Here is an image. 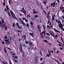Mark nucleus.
<instances>
[{
    "instance_id": "1",
    "label": "nucleus",
    "mask_w": 64,
    "mask_h": 64,
    "mask_svg": "<svg viewBox=\"0 0 64 64\" xmlns=\"http://www.w3.org/2000/svg\"><path fill=\"white\" fill-rule=\"evenodd\" d=\"M56 21L59 24V27L60 28H61L60 29H62V24H61V23L60 22H59V21H58V20H56Z\"/></svg>"
},
{
    "instance_id": "2",
    "label": "nucleus",
    "mask_w": 64,
    "mask_h": 64,
    "mask_svg": "<svg viewBox=\"0 0 64 64\" xmlns=\"http://www.w3.org/2000/svg\"><path fill=\"white\" fill-rule=\"evenodd\" d=\"M49 33H50L51 36H53V37H54V35H55L54 32L52 31H49Z\"/></svg>"
},
{
    "instance_id": "3",
    "label": "nucleus",
    "mask_w": 64,
    "mask_h": 64,
    "mask_svg": "<svg viewBox=\"0 0 64 64\" xmlns=\"http://www.w3.org/2000/svg\"><path fill=\"white\" fill-rule=\"evenodd\" d=\"M4 41H5V43L6 44H8V45H9L10 44V42H8L9 41L8 40H4Z\"/></svg>"
},
{
    "instance_id": "4",
    "label": "nucleus",
    "mask_w": 64,
    "mask_h": 64,
    "mask_svg": "<svg viewBox=\"0 0 64 64\" xmlns=\"http://www.w3.org/2000/svg\"><path fill=\"white\" fill-rule=\"evenodd\" d=\"M10 13L11 14L12 16H13V18L14 19H15L16 18V17L14 16H15V14H14L13 12H12V10H10Z\"/></svg>"
},
{
    "instance_id": "5",
    "label": "nucleus",
    "mask_w": 64,
    "mask_h": 64,
    "mask_svg": "<svg viewBox=\"0 0 64 64\" xmlns=\"http://www.w3.org/2000/svg\"><path fill=\"white\" fill-rule=\"evenodd\" d=\"M20 21L22 24L24 26H26V24L20 18L18 19Z\"/></svg>"
},
{
    "instance_id": "6",
    "label": "nucleus",
    "mask_w": 64,
    "mask_h": 64,
    "mask_svg": "<svg viewBox=\"0 0 64 64\" xmlns=\"http://www.w3.org/2000/svg\"><path fill=\"white\" fill-rule=\"evenodd\" d=\"M38 29L39 31L40 32H41V27H40V26L39 25H38Z\"/></svg>"
},
{
    "instance_id": "7",
    "label": "nucleus",
    "mask_w": 64,
    "mask_h": 64,
    "mask_svg": "<svg viewBox=\"0 0 64 64\" xmlns=\"http://www.w3.org/2000/svg\"><path fill=\"white\" fill-rule=\"evenodd\" d=\"M20 12H22L24 14L26 15V11L25 10H22L20 11Z\"/></svg>"
},
{
    "instance_id": "8",
    "label": "nucleus",
    "mask_w": 64,
    "mask_h": 64,
    "mask_svg": "<svg viewBox=\"0 0 64 64\" xmlns=\"http://www.w3.org/2000/svg\"><path fill=\"white\" fill-rule=\"evenodd\" d=\"M20 52H23V50L22 49V46H20Z\"/></svg>"
},
{
    "instance_id": "9",
    "label": "nucleus",
    "mask_w": 64,
    "mask_h": 64,
    "mask_svg": "<svg viewBox=\"0 0 64 64\" xmlns=\"http://www.w3.org/2000/svg\"><path fill=\"white\" fill-rule=\"evenodd\" d=\"M54 30L55 32H58V33H60V32H59V31L58 30H56V29H55V28H54Z\"/></svg>"
},
{
    "instance_id": "10",
    "label": "nucleus",
    "mask_w": 64,
    "mask_h": 64,
    "mask_svg": "<svg viewBox=\"0 0 64 64\" xmlns=\"http://www.w3.org/2000/svg\"><path fill=\"white\" fill-rule=\"evenodd\" d=\"M22 37L23 38H24V39H27V38H26V35H24L22 36Z\"/></svg>"
},
{
    "instance_id": "11",
    "label": "nucleus",
    "mask_w": 64,
    "mask_h": 64,
    "mask_svg": "<svg viewBox=\"0 0 64 64\" xmlns=\"http://www.w3.org/2000/svg\"><path fill=\"white\" fill-rule=\"evenodd\" d=\"M43 33L44 35H46V34H45V33H46V31L45 30H44V32H42V34H43Z\"/></svg>"
},
{
    "instance_id": "12",
    "label": "nucleus",
    "mask_w": 64,
    "mask_h": 64,
    "mask_svg": "<svg viewBox=\"0 0 64 64\" xmlns=\"http://www.w3.org/2000/svg\"><path fill=\"white\" fill-rule=\"evenodd\" d=\"M55 61H56V62H57V63H58V64H60V62H59L58 61H57V60H55Z\"/></svg>"
},
{
    "instance_id": "13",
    "label": "nucleus",
    "mask_w": 64,
    "mask_h": 64,
    "mask_svg": "<svg viewBox=\"0 0 64 64\" xmlns=\"http://www.w3.org/2000/svg\"><path fill=\"white\" fill-rule=\"evenodd\" d=\"M30 35H31V36H32V37H34V36L33 35V34H31V33H30Z\"/></svg>"
},
{
    "instance_id": "14",
    "label": "nucleus",
    "mask_w": 64,
    "mask_h": 64,
    "mask_svg": "<svg viewBox=\"0 0 64 64\" xmlns=\"http://www.w3.org/2000/svg\"><path fill=\"white\" fill-rule=\"evenodd\" d=\"M8 16H11V15H10V13H9V11H8Z\"/></svg>"
},
{
    "instance_id": "15",
    "label": "nucleus",
    "mask_w": 64,
    "mask_h": 64,
    "mask_svg": "<svg viewBox=\"0 0 64 64\" xmlns=\"http://www.w3.org/2000/svg\"><path fill=\"white\" fill-rule=\"evenodd\" d=\"M47 18L49 19L50 18L49 14H48L47 15Z\"/></svg>"
},
{
    "instance_id": "16",
    "label": "nucleus",
    "mask_w": 64,
    "mask_h": 64,
    "mask_svg": "<svg viewBox=\"0 0 64 64\" xmlns=\"http://www.w3.org/2000/svg\"><path fill=\"white\" fill-rule=\"evenodd\" d=\"M53 4H54V5L53 6V7H55V2H54L53 3Z\"/></svg>"
},
{
    "instance_id": "17",
    "label": "nucleus",
    "mask_w": 64,
    "mask_h": 64,
    "mask_svg": "<svg viewBox=\"0 0 64 64\" xmlns=\"http://www.w3.org/2000/svg\"><path fill=\"white\" fill-rule=\"evenodd\" d=\"M13 59H14V61H15V62H16V63H18V62L17 61V60H15V59L14 58H13Z\"/></svg>"
},
{
    "instance_id": "18",
    "label": "nucleus",
    "mask_w": 64,
    "mask_h": 64,
    "mask_svg": "<svg viewBox=\"0 0 64 64\" xmlns=\"http://www.w3.org/2000/svg\"><path fill=\"white\" fill-rule=\"evenodd\" d=\"M14 58H15L16 59H18V57H17V56H14Z\"/></svg>"
},
{
    "instance_id": "19",
    "label": "nucleus",
    "mask_w": 64,
    "mask_h": 64,
    "mask_svg": "<svg viewBox=\"0 0 64 64\" xmlns=\"http://www.w3.org/2000/svg\"><path fill=\"white\" fill-rule=\"evenodd\" d=\"M16 31L18 32H21V31L20 30H16Z\"/></svg>"
},
{
    "instance_id": "20",
    "label": "nucleus",
    "mask_w": 64,
    "mask_h": 64,
    "mask_svg": "<svg viewBox=\"0 0 64 64\" xmlns=\"http://www.w3.org/2000/svg\"><path fill=\"white\" fill-rule=\"evenodd\" d=\"M6 8L8 10V11L9 10V7H8V6H6Z\"/></svg>"
},
{
    "instance_id": "21",
    "label": "nucleus",
    "mask_w": 64,
    "mask_h": 64,
    "mask_svg": "<svg viewBox=\"0 0 64 64\" xmlns=\"http://www.w3.org/2000/svg\"><path fill=\"white\" fill-rule=\"evenodd\" d=\"M44 41L45 42H46V43H47V42H48V41L47 40H44Z\"/></svg>"
},
{
    "instance_id": "22",
    "label": "nucleus",
    "mask_w": 64,
    "mask_h": 64,
    "mask_svg": "<svg viewBox=\"0 0 64 64\" xmlns=\"http://www.w3.org/2000/svg\"><path fill=\"white\" fill-rule=\"evenodd\" d=\"M4 51L5 53H7V51L6 50V49L4 48Z\"/></svg>"
},
{
    "instance_id": "23",
    "label": "nucleus",
    "mask_w": 64,
    "mask_h": 64,
    "mask_svg": "<svg viewBox=\"0 0 64 64\" xmlns=\"http://www.w3.org/2000/svg\"><path fill=\"white\" fill-rule=\"evenodd\" d=\"M30 24H31V25H33L34 24H33V22H30Z\"/></svg>"
},
{
    "instance_id": "24",
    "label": "nucleus",
    "mask_w": 64,
    "mask_h": 64,
    "mask_svg": "<svg viewBox=\"0 0 64 64\" xmlns=\"http://www.w3.org/2000/svg\"><path fill=\"white\" fill-rule=\"evenodd\" d=\"M55 19V18L54 17H52V20L53 21V20H54Z\"/></svg>"
},
{
    "instance_id": "25",
    "label": "nucleus",
    "mask_w": 64,
    "mask_h": 64,
    "mask_svg": "<svg viewBox=\"0 0 64 64\" xmlns=\"http://www.w3.org/2000/svg\"><path fill=\"white\" fill-rule=\"evenodd\" d=\"M49 56H50V54H48L46 56L49 57Z\"/></svg>"
},
{
    "instance_id": "26",
    "label": "nucleus",
    "mask_w": 64,
    "mask_h": 64,
    "mask_svg": "<svg viewBox=\"0 0 64 64\" xmlns=\"http://www.w3.org/2000/svg\"><path fill=\"white\" fill-rule=\"evenodd\" d=\"M64 9V8L63 7H60V10H61V9Z\"/></svg>"
},
{
    "instance_id": "27",
    "label": "nucleus",
    "mask_w": 64,
    "mask_h": 64,
    "mask_svg": "<svg viewBox=\"0 0 64 64\" xmlns=\"http://www.w3.org/2000/svg\"><path fill=\"white\" fill-rule=\"evenodd\" d=\"M2 43L3 44H5V42L4 41H2Z\"/></svg>"
},
{
    "instance_id": "28",
    "label": "nucleus",
    "mask_w": 64,
    "mask_h": 64,
    "mask_svg": "<svg viewBox=\"0 0 64 64\" xmlns=\"http://www.w3.org/2000/svg\"><path fill=\"white\" fill-rule=\"evenodd\" d=\"M33 14H36L37 13V12L36 11H34L33 12Z\"/></svg>"
},
{
    "instance_id": "29",
    "label": "nucleus",
    "mask_w": 64,
    "mask_h": 64,
    "mask_svg": "<svg viewBox=\"0 0 64 64\" xmlns=\"http://www.w3.org/2000/svg\"><path fill=\"white\" fill-rule=\"evenodd\" d=\"M34 17L35 18H37V17H38V15H35L34 16Z\"/></svg>"
},
{
    "instance_id": "30",
    "label": "nucleus",
    "mask_w": 64,
    "mask_h": 64,
    "mask_svg": "<svg viewBox=\"0 0 64 64\" xmlns=\"http://www.w3.org/2000/svg\"><path fill=\"white\" fill-rule=\"evenodd\" d=\"M56 15L55 14L54 15H53L52 16V17H55Z\"/></svg>"
},
{
    "instance_id": "31",
    "label": "nucleus",
    "mask_w": 64,
    "mask_h": 64,
    "mask_svg": "<svg viewBox=\"0 0 64 64\" xmlns=\"http://www.w3.org/2000/svg\"><path fill=\"white\" fill-rule=\"evenodd\" d=\"M44 4H46V3H47V2L46 1H44Z\"/></svg>"
},
{
    "instance_id": "32",
    "label": "nucleus",
    "mask_w": 64,
    "mask_h": 64,
    "mask_svg": "<svg viewBox=\"0 0 64 64\" xmlns=\"http://www.w3.org/2000/svg\"><path fill=\"white\" fill-rule=\"evenodd\" d=\"M29 17H30V16L29 15H28L27 16V18H28Z\"/></svg>"
},
{
    "instance_id": "33",
    "label": "nucleus",
    "mask_w": 64,
    "mask_h": 64,
    "mask_svg": "<svg viewBox=\"0 0 64 64\" xmlns=\"http://www.w3.org/2000/svg\"><path fill=\"white\" fill-rule=\"evenodd\" d=\"M62 11V13H64V10L63 9L62 10H61V11Z\"/></svg>"
},
{
    "instance_id": "34",
    "label": "nucleus",
    "mask_w": 64,
    "mask_h": 64,
    "mask_svg": "<svg viewBox=\"0 0 64 64\" xmlns=\"http://www.w3.org/2000/svg\"><path fill=\"white\" fill-rule=\"evenodd\" d=\"M46 35H48V36H50V34H49L48 33H46Z\"/></svg>"
},
{
    "instance_id": "35",
    "label": "nucleus",
    "mask_w": 64,
    "mask_h": 64,
    "mask_svg": "<svg viewBox=\"0 0 64 64\" xmlns=\"http://www.w3.org/2000/svg\"><path fill=\"white\" fill-rule=\"evenodd\" d=\"M43 12H44V13H45L46 14V15L47 13H46V12H45V11L43 10Z\"/></svg>"
},
{
    "instance_id": "36",
    "label": "nucleus",
    "mask_w": 64,
    "mask_h": 64,
    "mask_svg": "<svg viewBox=\"0 0 64 64\" xmlns=\"http://www.w3.org/2000/svg\"><path fill=\"white\" fill-rule=\"evenodd\" d=\"M26 26H28V27H29V24H28V23H27Z\"/></svg>"
},
{
    "instance_id": "37",
    "label": "nucleus",
    "mask_w": 64,
    "mask_h": 64,
    "mask_svg": "<svg viewBox=\"0 0 64 64\" xmlns=\"http://www.w3.org/2000/svg\"><path fill=\"white\" fill-rule=\"evenodd\" d=\"M58 17H59V18H60V19H62V17H60L59 16H58Z\"/></svg>"
},
{
    "instance_id": "38",
    "label": "nucleus",
    "mask_w": 64,
    "mask_h": 64,
    "mask_svg": "<svg viewBox=\"0 0 64 64\" xmlns=\"http://www.w3.org/2000/svg\"><path fill=\"white\" fill-rule=\"evenodd\" d=\"M60 39L62 41H63V39H62V37H60Z\"/></svg>"
},
{
    "instance_id": "39",
    "label": "nucleus",
    "mask_w": 64,
    "mask_h": 64,
    "mask_svg": "<svg viewBox=\"0 0 64 64\" xmlns=\"http://www.w3.org/2000/svg\"><path fill=\"white\" fill-rule=\"evenodd\" d=\"M4 38L5 39H7V36H5Z\"/></svg>"
},
{
    "instance_id": "40",
    "label": "nucleus",
    "mask_w": 64,
    "mask_h": 64,
    "mask_svg": "<svg viewBox=\"0 0 64 64\" xmlns=\"http://www.w3.org/2000/svg\"><path fill=\"white\" fill-rule=\"evenodd\" d=\"M4 28H5V30H7V28L6 26H5L4 27Z\"/></svg>"
},
{
    "instance_id": "41",
    "label": "nucleus",
    "mask_w": 64,
    "mask_h": 64,
    "mask_svg": "<svg viewBox=\"0 0 64 64\" xmlns=\"http://www.w3.org/2000/svg\"><path fill=\"white\" fill-rule=\"evenodd\" d=\"M9 62L10 64H12V62H11V60H9Z\"/></svg>"
},
{
    "instance_id": "42",
    "label": "nucleus",
    "mask_w": 64,
    "mask_h": 64,
    "mask_svg": "<svg viewBox=\"0 0 64 64\" xmlns=\"http://www.w3.org/2000/svg\"><path fill=\"white\" fill-rule=\"evenodd\" d=\"M2 23H4V20H2Z\"/></svg>"
},
{
    "instance_id": "43",
    "label": "nucleus",
    "mask_w": 64,
    "mask_h": 64,
    "mask_svg": "<svg viewBox=\"0 0 64 64\" xmlns=\"http://www.w3.org/2000/svg\"><path fill=\"white\" fill-rule=\"evenodd\" d=\"M8 2H9V3L10 4V5H11V3H10V1L9 0Z\"/></svg>"
},
{
    "instance_id": "44",
    "label": "nucleus",
    "mask_w": 64,
    "mask_h": 64,
    "mask_svg": "<svg viewBox=\"0 0 64 64\" xmlns=\"http://www.w3.org/2000/svg\"><path fill=\"white\" fill-rule=\"evenodd\" d=\"M42 26L43 27L44 29H45V26H44V25H43Z\"/></svg>"
},
{
    "instance_id": "45",
    "label": "nucleus",
    "mask_w": 64,
    "mask_h": 64,
    "mask_svg": "<svg viewBox=\"0 0 64 64\" xmlns=\"http://www.w3.org/2000/svg\"><path fill=\"white\" fill-rule=\"evenodd\" d=\"M50 23V21H49V20H48V24Z\"/></svg>"
},
{
    "instance_id": "46",
    "label": "nucleus",
    "mask_w": 64,
    "mask_h": 64,
    "mask_svg": "<svg viewBox=\"0 0 64 64\" xmlns=\"http://www.w3.org/2000/svg\"><path fill=\"white\" fill-rule=\"evenodd\" d=\"M16 25L18 27H19V24L16 23Z\"/></svg>"
},
{
    "instance_id": "47",
    "label": "nucleus",
    "mask_w": 64,
    "mask_h": 64,
    "mask_svg": "<svg viewBox=\"0 0 64 64\" xmlns=\"http://www.w3.org/2000/svg\"><path fill=\"white\" fill-rule=\"evenodd\" d=\"M22 19H23V20H25L26 19V18H23Z\"/></svg>"
},
{
    "instance_id": "48",
    "label": "nucleus",
    "mask_w": 64,
    "mask_h": 64,
    "mask_svg": "<svg viewBox=\"0 0 64 64\" xmlns=\"http://www.w3.org/2000/svg\"><path fill=\"white\" fill-rule=\"evenodd\" d=\"M47 27L48 28H50V26H49L48 25H47Z\"/></svg>"
},
{
    "instance_id": "49",
    "label": "nucleus",
    "mask_w": 64,
    "mask_h": 64,
    "mask_svg": "<svg viewBox=\"0 0 64 64\" xmlns=\"http://www.w3.org/2000/svg\"><path fill=\"white\" fill-rule=\"evenodd\" d=\"M4 11H6V12H7V10L6 8L4 9Z\"/></svg>"
},
{
    "instance_id": "50",
    "label": "nucleus",
    "mask_w": 64,
    "mask_h": 64,
    "mask_svg": "<svg viewBox=\"0 0 64 64\" xmlns=\"http://www.w3.org/2000/svg\"><path fill=\"white\" fill-rule=\"evenodd\" d=\"M41 38H43V35H42L41 36Z\"/></svg>"
},
{
    "instance_id": "51",
    "label": "nucleus",
    "mask_w": 64,
    "mask_h": 64,
    "mask_svg": "<svg viewBox=\"0 0 64 64\" xmlns=\"http://www.w3.org/2000/svg\"><path fill=\"white\" fill-rule=\"evenodd\" d=\"M25 21L26 22H28V20H27V19H26L25 20Z\"/></svg>"
},
{
    "instance_id": "52",
    "label": "nucleus",
    "mask_w": 64,
    "mask_h": 64,
    "mask_svg": "<svg viewBox=\"0 0 64 64\" xmlns=\"http://www.w3.org/2000/svg\"><path fill=\"white\" fill-rule=\"evenodd\" d=\"M12 55H14V56H15L16 55L15 54V53H13L12 54Z\"/></svg>"
},
{
    "instance_id": "53",
    "label": "nucleus",
    "mask_w": 64,
    "mask_h": 64,
    "mask_svg": "<svg viewBox=\"0 0 64 64\" xmlns=\"http://www.w3.org/2000/svg\"><path fill=\"white\" fill-rule=\"evenodd\" d=\"M48 52L49 53V54H50V55H51V54H50V52L49 51V50H48Z\"/></svg>"
},
{
    "instance_id": "54",
    "label": "nucleus",
    "mask_w": 64,
    "mask_h": 64,
    "mask_svg": "<svg viewBox=\"0 0 64 64\" xmlns=\"http://www.w3.org/2000/svg\"><path fill=\"white\" fill-rule=\"evenodd\" d=\"M12 26L14 27V23H13L12 25Z\"/></svg>"
},
{
    "instance_id": "55",
    "label": "nucleus",
    "mask_w": 64,
    "mask_h": 64,
    "mask_svg": "<svg viewBox=\"0 0 64 64\" xmlns=\"http://www.w3.org/2000/svg\"><path fill=\"white\" fill-rule=\"evenodd\" d=\"M56 1L58 3H59V2H60V1L59 0H56Z\"/></svg>"
},
{
    "instance_id": "56",
    "label": "nucleus",
    "mask_w": 64,
    "mask_h": 64,
    "mask_svg": "<svg viewBox=\"0 0 64 64\" xmlns=\"http://www.w3.org/2000/svg\"><path fill=\"white\" fill-rule=\"evenodd\" d=\"M42 60H43V58H40V60H41V61H42Z\"/></svg>"
},
{
    "instance_id": "57",
    "label": "nucleus",
    "mask_w": 64,
    "mask_h": 64,
    "mask_svg": "<svg viewBox=\"0 0 64 64\" xmlns=\"http://www.w3.org/2000/svg\"><path fill=\"white\" fill-rule=\"evenodd\" d=\"M22 40V39H19L18 40V41H19L20 42V41H21V40Z\"/></svg>"
},
{
    "instance_id": "58",
    "label": "nucleus",
    "mask_w": 64,
    "mask_h": 64,
    "mask_svg": "<svg viewBox=\"0 0 64 64\" xmlns=\"http://www.w3.org/2000/svg\"><path fill=\"white\" fill-rule=\"evenodd\" d=\"M42 34H42V33H40V34L41 36L43 35Z\"/></svg>"
},
{
    "instance_id": "59",
    "label": "nucleus",
    "mask_w": 64,
    "mask_h": 64,
    "mask_svg": "<svg viewBox=\"0 0 64 64\" xmlns=\"http://www.w3.org/2000/svg\"><path fill=\"white\" fill-rule=\"evenodd\" d=\"M3 4L4 5V6H5V3H3Z\"/></svg>"
},
{
    "instance_id": "60",
    "label": "nucleus",
    "mask_w": 64,
    "mask_h": 64,
    "mask_svg": "<svg viewBox=\"0 0 64 64\" xmlns=\"http://www.w3.org/2000/svg\"><path fill=\"white\" fill-rule=\"evenodd\" d=\"M26 43L27 44H28V42L27 41H26Z\"/></svg>"
},
{
    "instance_id": "61",
    "label": "nucleus",
    "mask_w": 64,
    "mask_h": 64,
    "mask_svg": "<svg viewBox=\"0 0 64 64\" xmlns=\"http://www.w3.org/2000/svg\"><path fill=\"white\" fill-rule=\"evenodd\" d=\"M60 50H63V48H60Z\"/></svg>"
},
{
    "instance_id": "62",
    "label": "nucleus",
    "mask_w": 64,
    "mask_h": 64,
    "mask_svg": "<svg viewBox=\"0 0 64 64\" xmlns=\"http://www.w3.org/2000/svg\"><path fill=\"white\" fill-rule=\"evenodd\" d=\"M55 36L56 37H58V36H57V34Z\"/></svg>"
},
{
    "instance_id": "63",
    "label": "nucleus",
    "mask_w": 64,
    "mask_h": 64,
    "mask_svg": "<svg viewBox=\"0 0 64 64\" xmlns=\"http://www.w3.org/2000/svg\"><path fill=\"white\" fill-rule=\"evenodd\" d=\"M48 14H49H49H50V11H49L48 13Z\"/></svg>"
},
{
    "instance_id": "64",
    "label": "nucleus",
    "mask_w": 64,
    "mask_h": 64,
    "mask_svg": "<svg viewBox=\"0 0 64 64\" xmlns=\"http://www.w3.org/2000/svg\"><path fill=\"white\" fill-rule=\"evenodd\" d=\"M63 19H64V16H62Z\"/></svg>"
}]
</instances>
